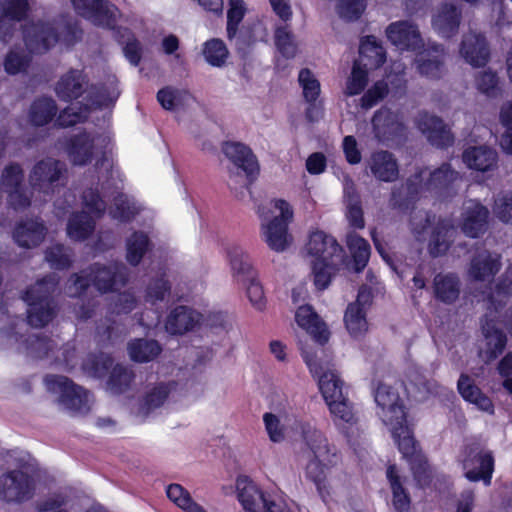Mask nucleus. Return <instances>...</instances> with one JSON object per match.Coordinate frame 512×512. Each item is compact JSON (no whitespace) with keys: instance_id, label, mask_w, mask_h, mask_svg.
Masks as SVG:
<instances>
[{"instance_id":"f257e3e1","label":"nucleus","mask_w":512,"mask_h":512,"mask_svg":"<svg viewBox=\"0 0 512 512\" xmlns=\"http://www.w3.org/2000/svg\"><path fill=\"white\" fill-rule=\"evenodd\" d=\"M377 414L390 427L392 438L402 457L408 462L413 478L420 488L431 484L432 476L428 460L407 424V409L398 390L379 381L373 389Z\"/></svg>"},{"instance_id":"f03ea898","label":"nucleus","mask_w":512,"mask_h":512,"mask_svg":"<svg viewBox=\"0 0 512 512\" xmlns=\"http://www.w3.org/2000/svg\"><path fill=\"white\" fill-rule=\"evenodd\" d=\"M303 441L314 455L306 467V477L314 483L323 500L330 496L326 471L338 464L341 459L335 446L330 445L325 435L309 422H298Z\"/></svg>"},{"instance_id":"7ed1b4c3","label":"nucleus","mask_w":512,"mask_h":512,"mask_svg":"<svg viewBox=\"0 0 512 512\" xmlns=\"http://www.w3.org/2000/svg\"><path fill=\"white\" fill-rule=\"evenodd\" d=\"M57 285L56 276L48 274L24 291L22 298L28 306L27 322L30 326L45 327L56 317L57 306L53 295Z\"/></svg>"},{"instance_id":"20e7f679","label":"nucleus","mask_w":512,"mask_h":512,"mask_svg":"<svg viewBox=\"0 0 512 512\" xmlns=\"http://www.w3.org/2000/svg\"><path fill=\"white\" fill-rule=\"evenodd\" d=\"M35 492V479L21 469H12L0 475V500L5 503L23 504L31 500Z\"/></svg>"},{"instance_id":"39448f33","label":"nucleus","mask_w":512,"mask_h":512,"mask_svg":"<svg viewBox=\"0 0 512 512\" xmlns=\"http://www.w3.org/2000/svg\"><path fill=\"white\" fill-rule=\"evenodd\" d=\"M274 207L280 211V215L275 216L266 225L262 226L263 236L271 250L283 252L292 242L288 226L293 219V210L284 199L274 200Z\"/></svg>"},{"instance_id":"423d86ee","label":"nucleus","mask_w":512,"mask_h":512,"mask_svg":"<svg viewBox=\"0 0 512 512\" xmlns=\"http://www.w3.org/2000/svg\"><path fill=\"white\" fill-rule=\"evenodd\" d=\"M45 386L51 393L59 394V401L67 409L84 413L89 410L88 392L63 375L49 374L44 378Z\"/></svg>"},{"instance_id":"0eeeda50","label":"nucleus","mask_w":512,"mask_h":512,"mask_svg":"<svg viewBox=\"0 0 512 512\" xmlns=\"http://www.w3.org/2000/svg\"><path fill=\"white\" fill-rule=\"evenodd\" d=\"M302 357L312 376L317 378L319 390L326 404L339 400L344 396L343 381L335 371L330 369L328 361H321L315 355L308 352H304Z\"/></svg>"},{"instance_id":"6e6552de","label":"nucleus","mask_w":512,"mask_h":512,"mask_svg":"<svg viewBox=\"0 0 512 512\" xmlns=\"http://www.w3.org/2000/svg\"><path fill=\"white\" fill-rule=\"evenodd\" d=\"M22 36L31 54H44L60 41L59 30L54 23L41 19L24 24Z\"/></svg>"},{"instance_id":"1a4fd4ad","label":"nucleus","mask_w":512,"mask_h":512,"mask_svg":"<svg viewBox=\"0 0 512 512\" xmlns=\"http://www.w3.org/2000/svg\"><path fill=\"white\" fill-rule=\"evenodd\" d=\"M233 272L249 280L247 285V297L251 304L259 311L265 308L266 300L263 287L254 279V271L249 256L238 246H233L227 251Z\"/></svg>"},{"instance_id":"9d476101","label":"nucleus","mask_w":512,"mask_h":512,"mask_svg":"<svg viewBox=\"0 0 512 512\" xmlns=\"http://www.w3.org/2000/svg\"><path fill=\"white\" fill-rule=\"evenodd\" d=\"M88 270L91 271L92 286L101 294L115 292L128 282L127 268L121 262H95L88 266Z\"/></svg>"},{"instance_id":"9b49d317","label":"nucleus","mask_w":512,"mask_h":512,"mask_svg":"<svg viewBox=\"0 0 512 512\" xmlns=\"http://www.w3.org/2000/svg\"><path fill=\"white\" fill-rule=\"evenodd\" d=\"M497 313L486 312L480 318V329L485 342L483 350L486 363L496 360L506 349L508 338Z\"/></svg>"},{"instance_id":"f8f14e48","label":"nucleus","mask_w":512,"mask_h":512,"mask_svg":"<svg viewBox=\"0 0 512 512\" xmlns=\"http://www.w3.org/2000/svg\"><path fill=\"white\" fill-rule=\"evenodd\" d=\"M461 465L466 479L471 482L482 480L490 485L495 465L491 452H482L477 447L468 446L463 451Z\"/></svg>"},{"instance_id":"ddd939ff","label":"nucleus","mask_w":512,"mask_h":512,"mask_svg":"<svg viewBox=\"0 0 512 512\" xmlns=\"http://www.w3.org/2000/svg\"><path fill=\"white\" fill-rule=\"evenodd\" d=\"M425 172V169L419 168L404 183L392 189L389 201L392 208L406 211L414 207L420 196L427 192Z\"/></svg>"},{"instance_id":"4468645a","label":"nucleus","mask_w":512,"mask_h":512,"mask_svg":"<svg viewBox=\"0 0 512 512\" xmlns=\"http://www.w3.org/2000/svg\"><path fill=\"white\" fill-rule=\"evenodd\" d=\"M64 172L66 168L60 160L45 158L33 166L29 174V183L33 189L49 194L53 192L54 186Z\"/></svg>"},{"instance_id":"2eb2a0df","label":"nucleus","mask_w":512,"mask_h":512,"mask_svg":"<svg viewBox=\"0 0 512 512\" xmlns=\"http://www.w3.org/2000/svg\"><path fill=\"white\" fill-rule=\"evenodd\" d=\"M416 126L434 147L447 149L454 143L453 133L439 116L423 111L417 117Z\"/></svg>"},{"instance_id":"dca6fc26","label":"nucleus","mask_w":512,"mask_h":512,"mask_svg":"<svg viewBox=\"0 0 512 512\" xmlns=\"http://www.w3.org/2000/svg\"><path fill=\"white\" fill-rule=\"evenodd\" d=\"M308 254L314 257L313 261L345 262L344 248L337 240L323 231H314L309 236L307 243Z\"/></svg>"},{"instance_id":"f3484780","label":"nucleus","mask_w":512,"mask_h":512,"mask_svg":"<svg viewBox=\"0 0 512 512\" xmlns=\"http://www.w3.org/2000/svg\"><path fill=\"white\" fill-rule=\"evenodd\" d=\"M225 156L246 175L242 185L246 189L259 175V164L250 147L240 142H225L222 146Z\"/></svg>"},{"instance_id":"a211bd4d","label":"nucleus","mask_w":512,"mask_h":512,"mask_svg":"<svg viewBox=\"0 0 512 512\" xmlns=\"http://www.w3.org/2000/svg\"><path fill=\"white\" fill-rule=\"evenodd\" d=\"M372 127L375 137L386 145L399 142L405 134L404 124L389 109H379L374 113Z\"/></svg>"},{"instance_id":"6ab92c4d","label":"nucleus","mask_w":512,"mask_h":512,"mask_svg":"<svg viewBox=\"0 0 512 512\" xmlns=\"http://www.w3.org/2000/svg\"><path fill=\"white\" fill-rule=\"evenodd\" d=\"M388 40L400 50L418 51L423 48V40L418 26L409 21H398L386 28Z\"/></svg>"},{"instance_id":"aec40b11","label":"nucleus","mask_w":512,"mask_h":512,"mask_svg":"<svg viewBox=\"0 0 512 512\" xmlns=\"http://www.w3.org/2000/svg\"><path fill=\"white\" fill-rule=\"evenodd\" d=\"M489 217L490 212L486 206L472 202L461 214L460 229L465 236L477 239L487 232Z\"/></svg>"},{"instance_id":"412c9836","label":"nucleus","mask_w":512,"mask_h":512,"mask_svg":"<svg viewBox=\"0 0 512 512\" xmlns=\"http://www.w3.org/2000/svg\"><path fill=\"white\" fill-rule=\"evenodd\" d=\"M65 150L73 165L85 166L93 160L95 137L86 129H82L66 140Z\"/></svg>"},{"instance_id":"4be33fe9","label":"nucleus","mask_w":512,"mask_h":512,"mask_svg":"<svg viewBox=\"0 0 512 512\" xmlns=\"http://www.w3.org/2000/svg\"><path fill=\"white\" fill-rule=\"evenodd\" d=\"M88 85L89 78L84 70L71 68L60 77L55 92L61 101L72 102L86 92Z\"/></svg>"},{"instance_id":"5701e85b","label":"nucleus","mask_w":512,"mask_h":512,"mask_svg":"<svg viewBox=\"0 0 512 512\" xmlns=\"http://www.w3.org/2000/svg\"><path fill=\"white\" fill-rule=\"evenodd\" d=\"M295 320L298 326L311 335L316 343L323 346L328 342L330 332L311 305L299 306L295 313Z\"/></svg>"},{"instance_id":"b1692460","label":"nucleus","mask_w":512,"mask_h":512,"mask_svg":"<svg viewBox=\"0 0 512 512\" xmlns=\"http://www.w3.org/2000/svg\"><path fill=\"white\" fill-rule=\"evenodd\" d=\"M460 54L473 67H484L490 59L487 40L482 34H465L460 44Z\"/></svg>"},{"instance_id":"393cba45","label":"nucleus","mask_w":512,"mask_h":512,"mask_svg":"<svg viewBox=\"0 0 512 512\" xmlns=\"http://www.w3.org/2000/svg\"><path fill=\"white\" fill-rule=\"evenodd\" d=\"M72 6L80 16L92 20L102 27H112L115 15L104 0H71Z\"/></svg>"},{"instance_id":"a878e982","label":"nucleus","mask_w":512,"mask_h":512,"mask_svg":"<svg viewBox=\"0 0 512 512\" xmlns=\"http://www.w3.org/2000/svg\"><path fill=\"white\" fill-rule=\"evenodd\" d=\"M462 19L461 9L453 3L441 4L438 13L432 19L434 30L443 38L457 35Z\"/></svg>"},{"instance_id":"bb28decb","label":"nucleus","mask_w":512,"mask_h":512,"mask_svg":"<svg viewBox=\"0 0 512 512\" xmlns=\"http://www.w3.org/2000/svg\"><path fill=\"white\" fill-rule=\"evenodd\" d=\"M368 165L371 174L379 181L391 183L398 179L399 166L394 154L387 150H378L371 154Z\"/></svg>"},{"instance_id":"cd10ccee","label":"nucleus","mask_w":512,"mask_h":512,"mask_svg":"<svg viewBox=\"0 0 512 512\" xmlns=\"http://www.w3.org/2000/svg\"><path fill=\"white\" fill-rule=\"evenodd\" d=\"M46 234L47 228L43 221L27 219L15 226L13 239L22 248H33L43 242Z\"/></svg>"},{"instance_id":"c85d7f7f","label":"nucleus","mask_w":512,"mask_h":512,"mask_svg":"<svg viewBox=\"0 0 512 512\" xmlns=\"http://www.w3.org/2000/svg\"><path fill=\"white\" fill-rule=\"evenodd\" d=\"M457 389L461 397L474 404L478 409L493 414L494 404L492 400L482 392L474 383L473 379L467 374L462 373L457 382Z\"/></svg>"},{"instance_id":"c756f323","label":"nucleus","mask_w":512,"mask_h":512,"mask_svg":"<svg viewBox=\"0 0 512 512\" xmlns=\"http://www.w3.org/2000/svg\"><path fill=\"white\" fill-rule=\"evenodd\" d=\"M462 159L468 168L487 172L496 167L498 155L488 146H473L464 150Z\"/></svg>"},{"instance_id":"7c9ffc66","label":"nucleus","mask_w":512,"mask_h":512,"mask_svg":"<svg viewBox=\"0 0 512 512\" xmlns=\"http://www.w3.org/2000/svg\"><path fill=\"white\" fill-rule=\"evenodd\" d=\"M457 173L449 163L442 164L439 168L430 173L426 180V190L439 198L450 195Z\"/></svg>"},{"instance_id":"2f4dec72","label":"nucleus","mask_w":512,"mask_h":512,"mask_svg":"<svg viewBox=\"0 0 512 512\" xmlns=\"http://www.w3.org/2000/svg\"><path fill=\"white\" fill-rule=\"evenodd\" d=\"M460 280L454 273H438L433 279L434 298L444 304L455 303L460 296Z\"/></svg>"},{"instance_id":"473e14b6","label":"nucleus","mask_w":512,"mask_h":512,"mask_svg":"<svg viewBox=\"0 0 512 512\" xmlns=\"http://www.w3.org/2000/svg\"><path fill=\"white\" fill-rule=\"evenodd\" d=\"M199 313L186 306H177L167 317L166 330L172 335H183L199 323Z\"/></svg>"},{"instance_id":"72a5a7b5","label":"nucleus","mask_w":512,"mask_h":512,"mask_svg":"<svg viewBox=\"0 0 512 512\" xmlns=\"http://www.w3.org/2000/svg\"><path fill=\"white\" fill-rule=\"evenodd\" d=\"M386 477L392 493V505L396 512H408L411 507V497L403 485V478L399 474L396 464L388 465Z\"/></svg>"},{"instance_id":"f704fd0d","label":"nucleus","mask_w":512,"mask_h":512,"mask_svg":"<svg viewBox=\"0 0 512 512\" xmlns=\"http://www.w3.org/2000/svg\"><path fill=\"white\" fill-rule=\"evenodd\" d=\"M362 293L359 292L355 302L349 303L344 313V324L351 337L357 339L367 332L368 322L366 310L360 299Z\"/></svg>"},{"instance_id":"c9c22d12","label":"nucleus","mask_w":512,"mask_h":512,"mask_svg":"<svg viewBox=\"0 0 512 512\" xmlns=\"http://www.w3.org/2000/svg\"><path fill=\"white\" fill-rule=\"evenodd\" d=\"M500 257H492L489 252L475 255L470 262L469 275L476 281L492 279L501 269Z\"/></svg>"},{"instance_id":"e433bc0d","label":"nucleus","mask_w":512,"mask_h":512,"mask_svg":"<svg viewBox=\"0 0 512 512\" xmlns=\"http://www.w3.org/2000/svg\"><path fill=\"white\" fill-rule=\"evenodd\" d=\"M359 55L363 65L370 69H378L386 62V51L373 35L360 40Z\"/></svg>"},{"instance_id":"4c0bfd02","label":"nucleus","mask_w":512,"mask_h":512,"mask_svg":"<svg viewBox=\"0 0 512 512\" xmlns=\"http://www.w3.org/2000/svg\"><path fill=\"white\" fill-rule=\"evenodd\" d=\"M343 201L346 205V217L350 226L354 229H363L365 221L361 196L353 182L344 186Z\"/></svg>"},{"instance_id":"58836bf2","label":"nucleus","mask_w":512,"mask_h":512,"mask_svg":"<svg viewBox=\"0 0 512 512\" xmlns=\"http://www.w3.org/2000/svg\"><path fill=\"white\" fill-rule=\"evenodd\" d=\"M238 500L246 512H260L265 508L266 501L263 492L248 480H237Z\"/></svg>"},{"instance_id":"ea45409f","label":"nucleus","mask_w":512,"mask_h":512,"mask_svg":"<svg viewBox=\"0 0 512 512\" xmlns=\"http://www.w3.org/2000/svg\"><path fill=\"white\" fill-rule=\"evenodd\" d=\"M512 297V265L499 278L494 290L488 295L489 311L499 313Z\"/></svg>"},{"instance_id":"a19ab883","label":"nucleus","mask_w":512,"mask_h":512,"mask_svg":"<svg viewBox=\"0 0 512 512\" xmlns=\"http://www.w3.org/2000/svg\"><path fill=\"white\" fill-rule=\"evenodd\" d=\"M95 230L94 219L85 211L73 212L67 223V235L75 241L88 239Z\"/></svg>"},{"instance_id":"79ce46f5","label":"nucleus","mask_w":512,"mask_h":512,"mask_svg":"<svg viewBox=\"0 0 512 512\" xmlns=\"http://www.w3.org/2000/svg\"><path fill=\"white\" fill-rule=\"evenodd\" d=\"M57 113L56 102L51 97L36 98L30 105L29 121L33 126L49 124Z\"/></svg>"},{"instance_id":"37998d69","label":"nucleus","mask_w":512,"mask_h":512,"mask_svg":"<svg viewBox=\"0 0 512 512\" xmlns=\"http://www.w3.org/2000/svg\"><path fill=\"white\" fill-rule=\"evenodd\" d=\"M128 352L132 361L147 363L158 357L162 347L156 340L138 338L129 342Z\"/></svg>"},{"instance_id":"c03bdc74","label":"nucleus","mask_w":512,"mask_h":512,"mask_svg":"<svg viewBox=\"0 0 512 512\" xmlns=\"http://www.w3.org/2000/svg\"><path fill=\"white\" fill-rule=\"evenodd\" d=\"M452 226L446 220H439L432 230L428 244V251L432 257H439L449 250L451 246L450 234Z\"/></svg>"},{"instance_id":"a18cd8bd","label":"nucleus","mask_w":512,"mask_h":512,"mask_svg":"<svg viewBox=\"0 0 512 512\" xmlns=\"http://www.w3.org/2000/svg\"><path fill=\"white\" fill-rule=\"evenodd\" d=\"M151 241L143 231H134L126 241V260L131 266H137L149 250Z\"/></svg>"},{"instance_id":"49530a36","label":"nucleus","mask_w":512,"mask_h":512,"mask_svg":"<svg viewBox=\"0 0 512 512\" xmlns=\"http://www.w3.org/2000/svg\"><path fill=\"white\" fill-rule=\"evenodd\" d=\"M135 379V373L132 369L116 364L110 371L107 380V389L114 395H120L130 389Z\"/></svg>"},{"instance_id":"de8ad7c7","label":"nucleus","mask_w":512,"mask_h":512,"mask_svg":"<svg viewBox=\"0 0 512 512\" xmlns=\"http://www.w3.org/2000/svg\"><path fill=\"white\" fill-rule=\"evenodd\" d=\"M327 406L336 426L344 428L345 425L353 426L357 423L358 418L354 412L353 404L347 397L343 396L339 400L328 403Z\"/></svg>"},{"instance_id":"09e8293b","label":"nucleus","mask_w":512,"mask_h":512,"mask_svg":"<svg viewBox=\"0 0 512 512\" xmlns=\"http://www.w3.org/2000/svg\"><path fill=\"white\" fill-rule=\"evenodd\" d=\"M347 245L351 251L354 270L361 272L367 266L371 254V247L367 240L359 235H349Z\"/></svg>"},{"instance_id":"8fccbe9b","label":"nucleus","mask_w":512,"mask_h":512,"mask_svg":"<svg viewBox=\"0 0 512 512\" xmlns=\"http://www.w3.org/2000/svg\"><path fill=\"white\" fill-rule=\"evenodd\" d=\"M86 103L83 106L89 107V113L93 109H102L113 105L116 98L110 94L109 88L104 84H91L87 87Z\"/></svg>"},{"instance_id":"3c124183","label":"nucleus","mask_w":512,"mask_h":512,"mask_svg":"<svg viewBox=\"0 0 512 512\" xmlns=\"http://www.w3.org/2000/svg\"><path fill=\"white\" fill-rule=\"evenodd\" d=\"M166 494L173 503L185 512H206L180 484H170L166 489Z\"/></svg>"},{"instance_id":"603ef678","label":"nucleus","mask_w":512,"mask_h":512,"mask_svg":"<svg viewBox=\"0 0 512 512\" xmlns=\"http://www.w3.org/2000/svg\"><path fill=\"white\" fill-rule=\"evenodd\" d=\"M83 369L96 378H103L113 366V358L102 352L90 353L82 364Z\"/></svg>"},{"instance_id":"864d4df0","label":"nucleus","mask_w":512,"mask_h":512,"mask_svg":"<svg viewBox=\"0 0 512 512\" xmlns=\"http://www.w3.org/2000/svg\"><path fill=\"white\" fill-rule=\"evenodd\" d=\"M345 262L330 263V261H313L312 272L314 284L318 290H325L331 283L332 276L340 270Z\"/></svg>"},{"instance_id":"5fc2aeb1","label":"nucleus","mask_w":512,"mask_h":512,"mask_svg":"<svg viewBox=\"0 0 512 512\" xmlns=\"http://www.w3.org/2000/svg\"><path fill=\"white\" fill-rule=\"evenodd\" d=\"M246 12L247 8L243 0H228L226 32L229 40L236 37Z\"/></svg>"},{"instance_id":"6e6d98bb","label":"nucleus","mask_w":512,"mask_h":512,"mask_svg":"<svg viewBox=\"0 0 512 512\" xmlns=\"http://www.w3.org/2000/svg\"><path fill=\"white\" fill-rule=\"evenodd\" d=\"M203 55L211 66L222 67L226 63L229 52L221 39L213 38L204 43Z\"/></svg>"},{"instance_id":"4d7b16f0","label":"nucleus","mask_w":512,"mask_h":512,"mask_svg":"<svg viewBox=\"0 0 512 512\" xmlns=\"http://www.w3.org/2000/svg\"><path fill=\"white\" fill-rule=\"evenodd\" d=\"M416 62L417 70L421 75L433 80L442 77L444 71L442 56L435 55L431 57L429 54L421 55L416 59Z\"/></svg>"},{"instance_id":"13d9d810","label":"nucleus","mask_w":512,"mask_h":512,"mask_svg":"<svg viewBox=\"0 0 512 512\" xmlns=\"http://www.w3.org/2000/svg\"><path fill=\"white\" fill-rule=\"evenodd\" d=\"M369 67L361 66L360 63L355 60L353 63L350 77L346 82L345 93L348 96L359 95L363 92L368 83V70Z\"/></svg>"},{"instance_id":"bf43d9fd","label":"nucleus","mask_w":512,"mask_h":512,"mask_svg":"<svg viewBox=\"0 0 512 512\" xmlns=\"http://www.w3.org/2000/svg\"><path fill=\"white\" fill-rule=\"evenodd\" d=\"M25 345L28 354L35 359L47 357L54 348L53 340L42 334L28 335L25 339Z\"/></svg>"},{"instance_id":"052dcab7","label":"nucleus","mask_w":512,"mask_h":512,"mask_svg":"<svg viewBox=\"0 0 512 512\" xmlns=\"http://www.w3.org/2000/svg\"><path fill=\"white\" fill-rule=\"evenodd\" d=\"M170 392L171 388L168 383L161 382L157 384L145 394L142 409L148 414L161 407L168 399Z\"/></svg>"},{"instance_id":"680f3d73","label":"nucleus","mask_w":512,"mask_h":512,"mask_svg":"<svg viewBox=\"0 0 512 512\" xmlns=\"http://www.w3.org/2000/svg\"><path fill=\"white\" fill-rule=\"evenodd\" d=\"M298 82L302 88L303 98L306 102L318 100L321 93V85L310 69L303 68L300 70Z\"/></svg>"},{"instance_id":"e2e57ef3","label":"nucleus","mask_w":512,"mask_h":512,"mask_svg":"<svg viewBox=\"0 0 512 512\" xmlns=\"http://www.w3.org/2000/svg\"><path fill=\"white\" fill-rule=\"evenodd\" d=\"M30 12L29 0H0V13L16 22L25 21Z\"/></svg>"},{"instance_id":"0e129e2a","label":"nucleus","mask_w":512,"mask_h":512,"mask_svg":"<svg viewBox=\"0 0 512 512\" xmlns=\"http://www.w3.org/2000/svg\"><path fill=\"white\" fill-rule=\"evenodd\" d=\"M88 116L89 107L83 106L82 102H80L77 110L71 107H66L61 110L56 118V125L60 128L73 127L78 123L85 122Z\"/></svg>"},{"instance_id":"69168bd1","label":"nucleus","mask_w":512,"mask_h":512,"mask_svg":"<svg viewBox=\"0 0 512 512\" xmlns=\"http://www.w3.org/2000/svg\"><path fill=\"white\" fill-rule=\"evenodd\" d=\"M137 210L124 194H119L114 198V204L109 215L112 219L122 223L131 222L137 215Z\"/></svg>"},{"instance_id":"338daca9","label":"nucleus","mask_w":512,"mask_h":512,"mask_svg":"<svg viewBox=\"0 0 512 512\" xmlns=\"http://www.w3.org/2000/svg\"><path fill=\"white\" fill-rule=\"evenodd\" d=\"M275 45L280 54L286 59H291L296 55L297 46L293 42V34L288 26H278L274 33Z\"/></svg>"},{"instance_id":"774afa93","label":"nucleus","mask_w":512,"mask_h":512,"mask_svg":"<svg viewBox=\"0 0 512 512\" xmlns=\"http://www.w3.org/2000/svg\"><path fill=\"white\" fill-rule=\"evenodd\" d=\"M31 62V57L24 52L10 50L4 60V69L10 75L25 71Z\"/></svg>"}]
</instances>
